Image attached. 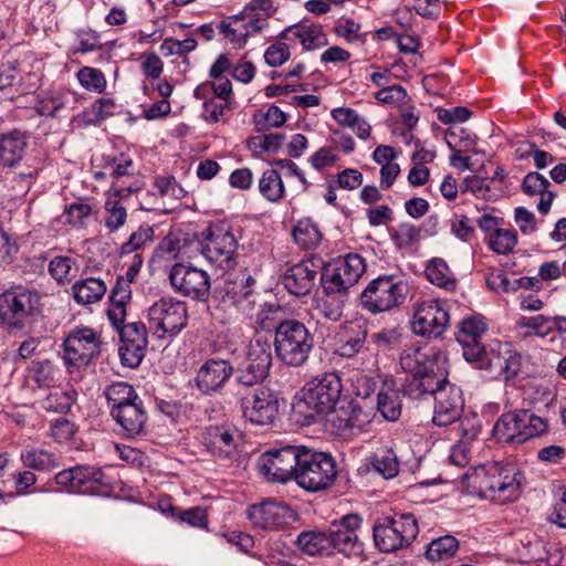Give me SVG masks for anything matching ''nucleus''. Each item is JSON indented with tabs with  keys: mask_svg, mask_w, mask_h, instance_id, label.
Masks as SVG:
<instances>
[{
	"mask_svg": "<svg viewBox=\"0 0 566 566\" xmlns=\"http://www.w3.org/2000/svg\"><path fill=\"white\" fill-rule=\"evenodd\" d=\"M450 323L447 303L440 300L424 301L418 305L411 319L412 332L428 339L442 337Z\"/></svg>",
	"mask_w": 566,
	"mask_h": 566,
	"instance_id": "nucleus-18",
	"label": "nucleus"
},
{
	"mask_svg": "<svg viewBox=\"0 0 566 566\" xmlns=\"http://www.w3.org/2000/svg\"><path fill=\"white\" fill-rule=\"evenodd\" d=\"M303 444H284L274 447L262 453L259 459L260 472L268 481L286 483L296 482Z\"/></svg>",
	"mask_w": 566,
	"mask_h": 566,
	"instance_id": "nucleus-13",
	"label": "nucleus"
},
{
	"mask_svg": "<svg viewBox=\"0 0 566 566\" xmlns=\"http://www.w3.org/2000/svg\"><path fill=\"white\" fill-rule=\"evenodd\" d=\"M492 434L497 442L522 444L516 409L499 417L493 426Z\"/></svg>",
	"mask_w": 566,
	"mask_h": 566,
	"instance_id": "nucleus-40",
	"label": "nucleus"
},
{
	"mask_svg": "<svg viewBox=\"0 0 566 566\" xmlns=\"http://www.w3.org/2000/svg\"><path fill=\"white\" fill-rule=\"evenodd\" d=\"M169 281L177 293L193 301L206 303L210 297V276L201 269L176 263L170 269Z\"/></svg>",
	"mask_w": 566,
	"mask_h": 566,
	"instance_id": "nucleus-19",
	"label": "nucleus"
},
{
	"mask_svg": "<svg viewBox=\"0 0 566 566\" xmlns=\"http://www.w3.org/2000/svg\"><path fill=\"white\" fill-rule=\"evenodd\" d=\"M400 392L402 394V388L395 389L387 382L378 391L377 410L385 420L394 422L400 418L402 410Z\"/></svg>",
	"mask_w": 566,
	"mask_h": 566,
	"instance_id": "nucleus-38",
	"label": "nucleus"
},
{
	"mask_svg": "<svg viewBox=\"0 0 566 566\" xmlns=\"http://www.w3.org/2000/svg\"><path fill=\"white\" fill-rule=\"evenodd\" d=\"M488 329L486 318L479 313L464 316L457 325L455 339L462 346L463 358L473 366L489 352L490 344L481 342Z\"/></svg>",
	"mask_w": 566,
	"mask_h": 566,
	"instance_id": "nucleus-17",
	"label": "nucleus"
},
{
	"mask_svg": "<svg viewBox=\"0 0 566 566\" xmlns=\"http://www.w3.org/2000/svg\"><path fill=\"white\" fill-rule=\"evenodd\" d=\"M76 261L71 256L56 255L49 263V273L60 285L71 283L76 276Z\"/></svg>",
	"mask_w": 566,
	"mask_h": 566,
	"instance_id": "nucleus-54",
	"label": "nucleus"
},
{
	"mask_svg": "<svg viewBox=\"0 0 566 566\" xmlns=\"http://www.w3.org/2000/svg\"><path fill=\"white\" fill-rule=\"evenodd\" d=\"M132 301V287L118 275L115 285L108 295V307L106 310L111 325H118L126 319V306Z\"/></svg>",
	"mask_w": 566,
	"mask_h": 566,
	"instance_id": "nucleus-30",
	"label": "nucleus"
},
{
	"mask_svg": "<svg viewBox=\"0 0 566 566\" xmlns=\"http://www.w3.org/2000/svg\"><path fill=\"white\" fill-rule=\"evenodd\" d=\"M368 336V323L361 319L348 321L340 325L337 333L335 354L353 358L363 352Z\"/></svg>",
	"mask_w": 566,
	"mask_h": 566,
	"instance_id": "nucleus-28",
	"label": "nucleus"
},
{
	"mask_svg": "<svg viewBox=\"0 0 566 566\" xmlns=\"http://www.w3.org/2000/svg\"><path fill=\"white\" fill-rule=\"evenodd\" d=\"M332 261L333 264L339 268L338 270L343 277L347 280V284L352 285V287L358 282L366 271L365 259L358 253H348L346 255L332 259Z\"/></svg>",
	"mask_w": 566,
	"mask_h": 566,
	"instance_id": "nucleus-47",
	"label": "nucleus"
},
{
	"mask_svg": "<svg viewBox=\"0 0 566 566\" xmlns=\"http://www.w3.org/2000/svg\"><path fill=\"white\" fill-rule=\"evenodd\" d=\"M298 27L294 31V39L300 40L305 51H313L327 44L326 35L323 33V27L319 23L305 24L297 22Z\"/></svg>",
	"mask_w": 566,
	"mask_h": 566,
	"instance_id": "nucleus-51",
	"label": "nucleus"
},
{
	"mask_svg": "<svg viewBox=\"0 0 566 566\" xmlns=\"http://www.w3.org/2000/svg\"><path fill=\"white\" fill-rule=\"evenodd\" d=\"M400 366L407 374L402 382L405 397L415 400L434 396L432 422L436 426L447 427L461 418L464 407L462 390L449 382L439 354L411 348L401 354Z\"/></svg>",
	"mask_w": 566,
	"mask_h": 566,
	"instance_id": "nucleus-1",
	"label": "nucleus"
},
{
	"mask_svg": "<svg viewBox=\"0 0 566 566\" xmlns=\"http://www.w3.org/2000/svg\"><path fill=\"white\" fill-rule=\"evenodd\" d=\"M516 415L522 443L533 438L542 437L548 431V419L537 416L533 410L516 409Z\"/></svg>",
	"mask_w": 566,
	"mask_h": 566,
	"instance_id": "nucleus-37",
	"label": "nucleus"
},
{
	"mask_svg": "<svg viewBox=\"0 0 566 566\" xmlns=\"http://www.w3.org/2000/svg\"><path fill=\"white\" fill-rule=\"evenodd\" d=\"M119 336L118 354L124 367L137 368L146 355L148 333L142 322L112 325Z\"/></svg>",
	"mask_w": 566,
	"mask_h": 566,
	"instance_id": "nucleus-20",
	"label": "nucleus"
},
{
	"mask_svg": "<svg viewBox=\"0 0 566 566\" xmlns=\"http://www.w3.org/2000/svg\"><path fill=\"white\" fill-rule=\"evenodd\" d=\"M555 324V318L549 316H544L542 314L535 316H522L518 322V327H527L533 332L527 333L526 335H537V336H546L553 332V325Z\"/></svg>",
	"mask_w": 566,
	"mask_h": 566,
	"instance_id": "nucleus-60",
	"label": "nucleus"
},
{
	"mask_svg": "<svg viewBox=\"0 0 566 566\" xmlns=\"http://www.w3.org/2000/svg\"><path fill=\"white\" fill-rule=\"evenodd\" d=\"M292 235L295 243L304 250L317 248L323 239L318 224L312 218L298 220L292 230Z\"/></svg>",
	"mask_w": 566,
	"mask_h": 566,
	"instance_id": "nucleus-41",
	"label": "nucleus"
},
{
	"mask_svg": "<svg viewBox=\"0 0 566 566\" xmlns=\"http://www.w3.org/2000/svg\"><path fill=\"white\" fill-rule=\"evenodd\" d=\"M180 235L176 228L165 235L154 250V256L158 259H177L180 255Z\"/></svg>",
	"mask_w": 566,
	"mask_h": 566,
	"instance_id": "nucleus-58",
	"label": "nucleus"
},
{
	"mask_svg": "<svg viewBox=\"0 0 566 566\" xmlns=\"http://www.w3.org/2000/svg\"><path fill=\"white\" fill-rule=\"evenodd\" d=\"M523 479V472L513 463L488 462L470 468L461 482L471 495L505 503L520 496Z\"/></svg>",
	"mask_w": 566,
	"mask_h": 566,
	"instance_id": "nucleus-2",
	"label": "nucleus"
},
{
	"mask_svg": "<svg viewBox=\"0 0 566 566\" xmlns=\"http://www.w3.org/2000/svg\"><path fill=\"white\" fill-rule=\"evenodd\" d=\"M248 517L258 528L275 531L297 521L298 514L286 503L265 500L260 504L251 505Z\"/></svg>",
	"mask_w": 566,
	"mask_h": 566,
	"instance_id": "nucleus-21",
	"label": "nucleus"
},
{
	"mask_svg": "<svg viewBox=\"0 0 566 566\" xmlns=\"http://www.w3.org/2000/svg\"><path fill=\"white\" fill-rule=\"evenodd\" d=\"M255 279L247 270L230 274L223 285L217 289L212 300L222 308L250 311L256 304Z\"/></svg>",
	"mask_w": 566,
	"mask_h": 566,
	"instance_id": "nucleus-15",
	"label": "nucleus"
},
{
	"mask_svg": "<svg viewBox=\"0 0 566 566\" xmlns=\"http://www.w3.org/2000/svg\"><path fill=\"white\" fill-rule=\"evenodd\" d=\"M93 207L87 202L75 201L64 207V223L76 228H83L91 217Z\"/></svg>",
	"mask_w": 566,
	"mask_h": 566,
	"instance_id": "nucleus-57",
	"label": "nucleus"
},
{
	"mask_svg": "<svg viewBox=\"0 0 566 566\" xmlns=\"http://www.w3.org/2000/svg\"><path fill=\"white\" fill-rule=\"evenodd\" d=\"M361 25L358 22H355L353 19H339L336 25L334 27V32L344 38L347 42L358 41L360 43H366L367 33H360Z\"/></svg>",
	"mask_w": 566,
	"mask_h": 566,
	"instance_id": "nucleus-63",
	"label": "nucleus"
},
{
	"mask_svg": "<svg viewBox=\"0 0 566 566\" xmlns=\"http://www.w3.org/2000/svg\"><path fill=\"white\" fill-rule=\"evenodd\" d=\"M148 322L158 338L176 336L188 322L186 303L174 297H161L148 308Z\"/></svg>",
	"mask_w": 566,
	"mask_h": 566,
	"instance_id": "nucleus-14",
	"label": "nucleus"
},
{
	"mask_svg": "<svg viewBox=\"0 0 566 566\" xmlns=\"http://www.w3.org/2000/svg\"><path fill=\"white\" fill-rule=\"evenodd\" d=\"M407 281L398 275L381 274L371 280L360 293V304L371 314L401 306L408 295Z\"/></svg>",
	"mask_w": 566,
	"mask_h": 566,
	"instance_id": "nucleus-7",
	"label": "nucleus"
},
{
	"mask_svg": "<svg viewBox=\"0 0 566 566\" xmlns=\"http://www.w3.org/2000/svg\"><path fill=\"white\" fill-rule=\"evenodd\" d=\"M424 273L429 282L438 287L447 291H453L457 287V279L448 263L441 258L431 259L426 266Z\"/></svg>",
	"mask_w": 566,
	"mask_h": 566,
	"instance_id": "nucleus-44",
	"label": "nucleus"
},
{
	"mask_svg": "<svg viewBox=\"0 0 566 566\" xmlns=\"http://www.w3.org/2000/svg\"><path fill=\"white\" fill-rule=\"evenodd\" d=\"M30 134L21 128L0 133V168L12 170L21 166L29 148Z\"/></svg>",
	"mask_w": 566,
	"mask_h": 566,
	"instance_id": "nucleus-27",
	"label": "nucleus"
},
{
	"mask_svg": "<svg viewBox=\"0 0 566 566\" xmlns=\"http://www.w3.org/2000/svg\"><path fill=\"white\" fill-rule=\"evenodd\" d=\"M327 538L328 542H331L328 555H333L337 552L349 556L361 551V544L359 543L356 533L342 531L332 526L327 530Z\"/></svg>",
	"mask_w": 566,
	"mask_h": 566,
	"instance_id": "nucleus-42",
	"label": "nucleus"
},
{
	"mask_svg": "<svg viewBox=\"0 0 566 566\" xmlns=\"http://www.w3.org/2000/svg\"><path fill=\"white\" fill-rule=\"evenodd\" d=\"M155 241V229L149 223H142L136 231H134L127 241H125L118 249L117 253L120 258L138 253L139 250Z\"/></svg>",
	"mask_w": 566,
	"mask_h": 566,
	"instance_id": "nucleus-50",
	"label": "nucleus"
},
{
	"mask_svg": "<svg viewBox=\"0 0 566 566\" xmlns=\"http://www.w3.org/2000/svg\"><path fill=\"white\" fill-rule=\"evenodd\" d=\"M346 302V296L325 294V297L319 301L316 310L324 318L331 322H338L343 316Z\"/></svg>",
	"mask_w": 566,
	"mask_h": 566,
	"instance_id": "nucleus-55",
	"label": "nucleus"
},
{
	"mask_svg": "<svg viewBox=\"0 0 566 566\" xmlns=\"http://www.w3.org/2000/svg\"><path fill=\"white\" fill-rule=\"evenodd\" d=\"M54 482L70 493L107 496L113 492L112 482L103 469L77 464L57 472Z\"/></svg>",
	"mask_w": 566,
	"mask_h": 566,
	"instance_id": "nucleus-10",
	"label": "nucleus"
},
{
	"mask_svg": "<svg viewBox=\"0 0 566 566\" xmlns=\"http://www.w3.org/2000/svg\"><path fill=\"white\" fill-rule=\"evenodd\" d=\"M459 541L455 536L447 534L433 538L427 546L424 556L430 562H440L453 557L459 549Z\"/></svg>",
	"mask_w": 566,
	"mask_h": 566,
	"instance_id": "nucleus-49",
	"label": "nucleus"
},
{
	"mask_svg": "<svg viewBox=\"0 0 566 566\" xmlns=\"http://www.w3.org/2000/svg\"><path fill=\"white\" fill-rule=\"evenodd\" d=\"M323 259L313 256L289 266L281 276L284 289L294 296H305L311 293L322 268Z\"/></svg>",
	"mask_w": 566,
	"mask_h": 566,
	"instance_id": "nucleus-25",
	"label": "nucleus"
},
{
	"mask_svg": "<svg viewBox=\"0 0 566 566\" xmlns=\"http://www.w3.org/2000/svg\"><path fill=\"white\" fill-rule=\"evenodd\" d=\"M77 78L80 84L88 91L102 93L106 88L105 75L98 69L83 66L77 72Z\"/></svg>",
	"mask_w": 566,
	"mask_h": 566,
	"instance_id": "nucleus-59",
	"label": "nucleus"
},
{
	"mask_svg": "<svg viewBox=\"0 0 566 566\" xmlns=\"http://www.w3.org/2000/svg\"><path fill=\"white\" fill-rule=\"evenodd\" d=\"M65 104L66 97L63 93L43 91L36 95L34 109L40 116L56 117Z\"/></svg>",
	"mask_w": 566,
	"mask_h": 566,
	"instance_id": "nucleus-52",
	"label": "nucleus"
},
{
	"mask_svg": "<svg viewBox=\"0 0 566 566\" xmlns=\"http://www.w3.org/2000/svg\"><path fill=\"white\" fill-rule=\"evenodd\" d=\"M282 401L284 400L276 390L268 386H259L240 398V406L248 421L265 426L274 423L279 418Z\"/></svg>",
	"mask_w": 566,
	"mask_h": 566,
	"instance_id": "nucleus-16",
	"label": "nucleus"
},
{
	"mask_svg": "<svg viewBox=\"0 0 566 566\" xmlns=\"http://www.w3.org/2000/svg\"><path fill=\"white\" fill-rule=\"evenodd\" d=\"M298 460L301 462L296 484L300 488L307 492L317 493L334 485L338 476V467L332 453L304 446L302 457Z\"/></svg>",
	"mask_w": 566,
	"mask_h": 566,
	"instance_id": "nucleus-6",
	"label": "nucleus"
},
{
	"mask_svg": "<svg viewBox=\"0 0 566 566\" xmlns=\"http://www.w3.org/2000/svg\"><path fill=\"white\" fill-rule=\"evenodd\" d=\"M272 363V344L265 337L255 336L247 346L244 358L234 368L237 384L248 388L262 386Z\"/></svg>",
	"mask_w": 566,
	"mask_h": 566,
	"instance_id": "nucleus-9",
	"label": "nucleus"
},
{
	"mask_svg": "<svg viewBox=\"0 0 566 566\" xmlns=\"http://www.w3.org/2000/svg\"><path fill=\"white\" fill-rule=\"evenodd\" d=\"M517 244L515 230L495 229L489 238V248L497 254H507Z\"/></svg>",
	"mask_w": 566,
	"mask_h": 566,
	"instance_id": "nucleus-56",
	"label": "nucleus"
},
{
	"mask_svg": "<svg viewBox=\"0 0 566 566\" xmlns=\"http://www.w3.org/2000/svg\"><path fill=\"white\" fill-rule=\"evenodd\" d=\"M478 369L494 371L505 381L518 376L522 367V356L516 350L509 348L507 344L492 340L486 355L474 366Z\"/></svg>",
	"mask_w": 566,
	"mask_h": 566,
	"instance_id": "nucleus-22",
	"label": "nucleus"
},
{
	"mask_svg": "<svg viewBox=\"0 0 566 566\" xmlns=\"http://www.w3.org/2000/svg\"><path fill=\"white\" fill-rule=\"evenodd\" d=\"M10 462V454L8 452H0V478H2V472L9 467ZM12 478L14 481V492H4L0 486V503L2 504H7V500H12L17 495L29 494V489L38 481L35 473L29 469L14 472Z\"/></svg>",
	"mask_w": 566,
	"mask_h": 566,
	"instance_id": "nucleus-33",
	"label": "nucleus"
},
{
	"mask_svg": "<svg viewBox=\"0 0 566 566\" xmlns=\"http://www.w3.org/2000/svg\"><path fill=\"white\" fill-rule=\"evenodd\" d=\"M176 232L180 235V255L181 258L188 256L190 258L193 252H200L202 254L203 247V230L201 232L197 231H186L180 228H176Z\"/></svg>",
	"mask_w": 566,
	"mask_h": 566,
	"instance_id": "nucleus-62",
	"label": "nucleus"
},
{
	"mask_svg": "<svg viewBox=\"0 0 566 566\" xmlns=\"http://www.w3.org/2000/svg\"><path fill=\"white\" fill-rule=\"evenodd\" d=\"M291 318L279 303L265 302L256 313L255 324L261 331L275 335L279 334V328L287 326Z\"/></svg>",
	"mask_w": 566,
	"mask_h": 566,
	"instance_id": "nucleus-32",
	"label": "nucleus"
},
{
	"mask_svg": "<svg viewBox=\"0 0 566 566\" xmlns=\"http://www.w3.org/2000/svg\"><path fill=\"white\" fill-rule=\"evenodd\" d=\"M29 370L39 387H50L54 381L55 369L49 359L32 361Z\"/></svg>",
	"mask_w": 566,
	"mask_h": 566,
	"instance_id": "nucleus-64",
	"label": "nucleus"
},
{
	"mask_svg": "<svg viewBox=\"0 0 566 566\" xmlns=\"http://www.w3.org/2000/svg\"><path fill=\"white\" fill-rule=\"evenodd\" d=\"M105 210L107 214L105 226L109 231H116L125 224L127 211L119 200L108 198L105 202Z\"/></svg>",
	"mask_w": 566,
	"mask_h": 566,
	"instance_id": "nucleus-61",
	"label": "nucleus"
},
{
	"mask_svg": "<svg viewBox=\"0 0 566 566\" xmlns=\"http://www.w3.org/2000/svg\"><path fill=\"white\" fill-rule=\"evenodd\" d=\"M315 347V335L300 319L291 318L287 326L279 328L273 339L276 358L289 367L304 366Z\"/></svg>",
	"mask_w": 566,
	"mask_h": 566,
	"instance_id": "nucleus-5",
	"label": "nucleus"
},
{
	"mask_svg": "<svg viewBox=\"0 0 566 566\" xmlns=\"http://www.w3.org/2000/svg\"><path fill=\"white\" fill-rule=\"evenodd\" d=\"M238 441V431L228 423L209 424L201 433V443L205 450L220 460L233 461L237 459Z\"/></svg>",
	"mask_w": 566,
	"mask_h": 566,
	"instance_id": "nucleus-23",
	"label": "nucleus"
},
{
	"mask_svg": "<svg viewBox=\"0 0 566 566\" xmlns=\"http://www.w3.org/2000/svg\"><path fill=\"white\" fill-rule=\"evenodd\" d=\"M259 191L270 202H279L285 196V186L276 168L263 171L259 179Z\"/></svg>",
	"mask_w": 566,
	"mask_h": 566,
	"instance_id": "nucleus-46",
	"label": "nucleus"
},
{
	"mask_svg": "<svg viewBox=\"0 0 566 566\" xmlns=\"http://www.w3.org/2000/svg\"><path fill=\"white\" fill-rule=\"evenodd\" d=\"M400 470V461L392 448H380L367 457L357 469L358 475L374 473L385 480L394 479Z\"/></svg>",
	"mask_w": 566,
	"mask_h": 566,
	"instance_id": "nucleus-29",
	"label": "nucleus"
},
{
	"mask_svg": "<svg viewBox=\"0 0 566 566\" xmlns=\"http://www.w3.org/2000/svg\"><path fill=\"white\" fill-rule=\"evenodd\" d=\"M101 337L91 327H75L64 338L62 359L72 374L86 368L101 354Z\"/></svg>",
	"mask_w": 566,
	"mask_h": 566,
	"instance_id": "nucleus-12",
	"label": "nucleus"
},
{
	"mask_svg": "<svg viewBox=\"0 0 566 566\" xmlns=\"http://www.w3.org/2000/svg\"><path fill=\"white\" fill-rule=\"evenodd\" d=\"M202 255L222 270L235 265L234 254L238 249V238L233 227L227 220L210 222L203 230Z\"/></svg>",
	"mask_w": 566,
	"mask_h": 566,
	"instance_id": "nucleus-11",
	"label": "nucleus"
},
{
	"mask_svg": "<svg viewBox=\"0 0 566 566\" xmlns=\"http://www.w3.org/2000/svg\"><path fill=\"white\" fill-rule=\"evenodd\" d=\"M329 415H333L331 422L338 431L359 428L365 421V419L360 418L363 415L360 405L346 396L336 406V411H331Z\"/></svg>",
	"mask_w": 566,
	"mask_h": 566,
	"instance_id": "nucleus-31",
	"label": "nucleus"
},
{
	"mask_svg": "<svg viewBox=\"0 0 566 566\" xmlns=\"http://www.w3.org/2000/svg\"><path fill=\"white\" fill-rule=\"evenodd\" d=\"M295 546L310 556H328L331 542L327 538V531L308 530L301 532L294 541Z\"/></svg>",
	"mask_w": 566,
	"mask_h": 566,
	"instance_id": "nucleus-35",
	"label": "nucleus"
},
{
	"mask_svg": "<svg viewBox=\"0 0 566 566\" xmlns=\"http://www.w3.org/2000/svg\"><path fill=\"white\" fill-rule=\"evenodd\" d=\"M338 269L339 268L333 264L332 260L327 263L323 262L318 272L319 283L324 294H337L347 297L348 290L352 285L347 284V280L343 277Z\"/></svg>",
	"mask_w": 566,
	"mask_h": 566,
	"instance_id": "nucleus-39",
	"label": "nucleus"
},
{
	"mask_svg": "<svg viewBox=\"0 0 566 566\" xmlns=\"http://www.w3.org/2000/svg\"><path fill=\"white\" fill-rule=\"evenodd\" d=\"M120 428V434L128 439L143 437L148 431V412L144 400L139 397L125 407L115 409L111 415Z\"/></svg>",
	"mask_w": 566,
	"mask_h": 566,
	"instance_id": "nucleus-26",
	"label": "nucleus"
},
{
	"mask_svg": "<svg viewBox=\"0 0 566 566\" xmlns=\"http://www.w3.org/2000/svg\"><path fill=\"white\" fill-rule=\"evenodd\" d=\"M42 296L33 286L17 284L0 293V326L8 332L31 328L42 313Z\"/></svg>",
	"mask_w": 566,
	"mask_h": 566,
	"instance_id": "nucleus-3",
	"label": "nucleus"
},
{
	"mask_svg": "<svg viewBox=\"0 0 566 566\" xmlns=\"http://www.w3.org/2000/svg\"><path fill=\"white\" fill-rule=\"evenodd\" d=\"M134 166L132 157L126 153L115 155L104 154L101 157L102 169L109 171V177L118 179L124 176H130V169Z\"/></svg>",
	"mask_w": 566,
	"mask_h": 566,
	"instance_id": "nucleus-53",
	"label": "nucleus"
},
{
	"mask_svg": "<svg viewBox=\"0 0 566 566\" xmlns=\"http://www.w3.org/2000/svg\"><path fill=\"white\" fill-rule=\"evenodd\" d=\"M115 107L116 105L113 98L99 97L74 119L81 120L85 126H97L107 117L114 115Z\"/></svg>",
	"mask_w": 566,
	"mask_h": 566,
	"instance_id": "nucleus-45",
	"label": "nucleus"
},
{
	"mask_svg": "<svg viewBox=\"0 0 566 566\" xmlns=\"http://www.w3.org/2000/svg\"><path fill=\"white\" fill-rule=\"evenodd\" d=\"M419 533L412 513L394 511L378 517L373 526L375 546L382 553H394L409 547Z\"/></svg>",
	"mask_w": 566,
	"mask_h": 566,
	"instance_id": "nucleus-4",
	"label": "nucleus"
},
{
	"mask_svg": "<svg viewBox=\"0 0 566 566\" xmlns=\"http://www.w3.org/2000/svg\"><path fill=\"white\" fill-rule=\"evenodd\" d=\"M20 461L25 469L48 473L59 468L56 455L45 449L28 448L21 451Z\"/></svg>",
	"mask_w": 566,
	"mask_h": 566,
	"instance_id": "nucleus-36",
	"label": "nucleus"
},
{
	"mask_svg": "<svg viewBox=\"0 0 566 566\" xmlns=\"http://www.w3.org/2000/svg\"><path fill=\"white\" fill-rule=\"evenodd\" d=\"M342 379L336 373H324L308 381L303 388V402L312 412L305 416L307 423L317 417L336 411V406L345 397L342 395Z\"/></svg>",
	"mask_w": 566,
	"mask_h": 566,
	"instance_id": "nucleus-8",
	"label": "nucleus"
},
{
	"mask_svg": "<svg viewBox=\"0 0 566 566\" xmlns=\"http://www.w3.org/2000/svg\"><path fill=\"white\" fill-rule=\"evenodd\" d=\"M234 375V367L228 359L209 358L197 370L195 386L203 396L220 395Z\"/></svg>",
	"mask_w": 566,
	"mask_h": 566,
	"instance_id": "nucleus-24",
	"label": "nucleus"
},
{
	"mask_svg": "<svg viewBox=\"0 0 566 566\" xmlns=\"http://www.w3.org/2000/svg\"><path fill=\"white\" fill-rule=\"evenodd\" d=\"M107 291L104 280L94 276L77 280L72 285V295L80 305H91L101 301Z\"/></svg>",
	"mask_w": 566,
	"mask_h": 566,
	"instance_id": "nucleus-34",
	"label": "nucleus"
},
{
	"mask_svg": "<svg viewBox=\"0 0 566 566\" xmlns=\"http://www.w3.org/2000/svg\"><path fill=\"white\" fill-rule=\"evenodd\" d=\"M389 235L397 250L410 252L421 238V228L410 222H400L389 229Z\"/></svg>",
	"mask_w": 566,
	"mask_h": 566,
	"instance_id": "nucleus-48",
	"label": "nucleus"
},
{
	"mask_svg": "<svg viewBox=\"0 0 566 566\" xmlns=\"http://www.w3.org/2000/svg\"><path fill=\"white\" fill-rule=\"evenodd\" d=\"M104 396L109 409V415L114 413L115 409L118 410L119 407H125L140 397L135 388L126 381H114L106 386Z\"/></svg>",
	"mask_w": 566,
	"mask_h": 566,
	"instance_id": "nucleus-43",
	"label": "nucleus"
}]
</instances>
